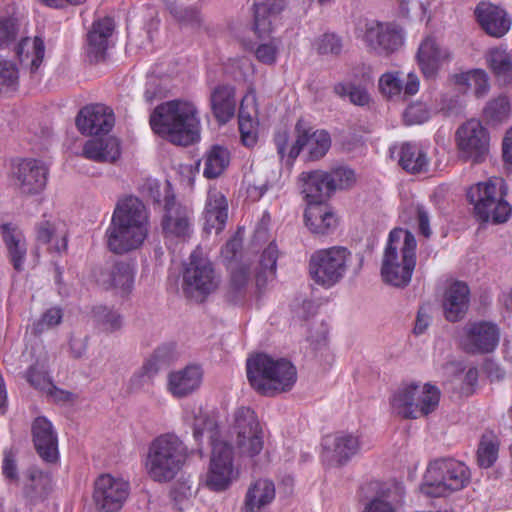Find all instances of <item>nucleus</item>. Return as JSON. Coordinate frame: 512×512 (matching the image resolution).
Masks as SVG:
<instances>
[{
  "label": "nucleus",
  "mask_w": 512,
  "mask_h": 512,
  "mask_svg": "<svg viewBox=\"0 0 512 512\" xmlns=\"http://www.w3.org/2000/svg\"><path fill=\"white\" fill-rule=\"evenodd\" d=\"M149 230L148 213L137 197L119 201L106 230L108 249L114 254H124L138 249Z\"/></svg>",
  "instance_id": "obj_1"
},
{
  "label": "nucleus",
  "mask_w": 512,
  "mask_h": 512,
  "mask_svg": "<svg viewBox=\"0 0 512 512\" xmlns=\"http://www.w3.org/2000/svg\"><path fill=\"white\" fill-rule=\"evenodd\" d=\"M152 130L175 145L188 146L200 138V117L194 103L175 99L159 104L149 119Z\"/></svg>",
  "instance_id": "obj_2"
},
{
  "label": "nucleus",
  "mask_w": 512,
  "mask_h": 512,
  "mask_svg": "<svg viewBox=\"0 0 512 512\" xmlns=\"http://www.w3.org/2000/svg\"><path fill=\"white\" fill-rule=\"evenodd\" d=\"M416 248L415 236L409 230L394 228L390 231L381 265L385 283L397 288L409 285L416 266Z\"/></svg>",
  "instance_id": "obj_3"
},
{
  "label": "nucleus",
  "mask_w": 512,
  "mask_h": 512,
  "mask_svg": "<svg viewBox=\"0 0 512 512\" xmlns=\"http://www.w3.org/2000/svg\"><path fill=\"white\" fill-rule=\"evenodd\" d=\"M202 424L203 427H200L198 421L195 423L193 436L196 441H200L207 433L212 447L209 469L204 483L211 491L222 492L227 490L238 476L233 464V448L228 442L220 439L215 421L206 418Z\"/></svg>",
  "instance_id": "obj_4"
},
{
  "label": "nucleus",
  "mask_w": 512,
  "mask_h": 512,
  "mask_svg": "<svg viewBox=\"0 0 512 512\" xmlns=\"http://www.w3.org/2000/svg\"><path fill=\"white\" fill-rule=\"evenodd\" d=\"M246 367L250 385L264 396L289 391L297 379L296 368L290 361L264 353L248 358Z\"/></svg>",
  "instance_id": "obj_5"
},
{
  "label": "nucleus",
  "mask_w": 512,
  "mask_h": 512,
  "mask_svg": "<svg viewBox=\"0 0 512 512\" xmlns=\"http://www.w3.org/2000/svg\"><path fill=\"white\" fill-rule=\"evenodd\" d=\"M188 456V448L178 436L161 434L149 444L145 459L147 475L158 483L170 482L182 470Z\"/></svg>",
  "instance_id": "obj_6"
},
{
  "label": "nucleus",
  "mask_w": 512,
  "mask_h": 512,
  "mask_svg": "<svg viewBox=\"0 0 512 512\" xmlns=\"http://www.w3.org/2000/svg\"><path fill=\"white\" fill-rule=\"evenodd\" d=\"M506 186L502 178L490 179L470 187L467 198L474 205L475 215L483 222L504 223L512 213L504 199Z\"/></svg>",
  "instance_id": "obj_7"
},
{
  "label": "nucleus",
  "mask_w": 512,
  "mask_h": 512,
  "mask_svg": "<svg viewBox=\"0 0 512 512\" xmlns=\"http://www.w3.org/2000/svg\"><path fill=\"white\" fill-rule=\"evenodd\" d=\"M439 401L440 391L436 386L410 383L403 384L392 394L390 406L393 414L404 419H418L432 413Z\"/></svg>",
  "instance_id": "obj_8"
},
{
  "label": "nucleus",
  "mask_w": 512,
  "mask_h": 512,
  "mask_svg": "<svg viewBox=\"0 0 512 512\" xmlns=\"http://www.w3.org/2000/svg\"><path fill=\"white\" fill-rule=\"evenodd\" d=\"M350 260L351 252L346 247L319 249L310 257V276L316 284L331 288L344 278Z\"/></svg>",
  "instance_id": "obj_9"
},
{
  "label": "nucleus",
  "mask_w": 512,
  "mask_h": 512,
  "mask_svg": "<svg viewBox=\"0 0 512 512\" xmlns=\"http://www.w3.org/2000/svg\"><path fill=\"white\" fill-rule=\"evenodd\" d=\"M220 284L211 261L201 252L193 251L183 271V293L191 299L202 302L213 293Z\"/></svg>",
  "instance_id": "obj_10"
},
{
  "label": "nucleus",
  "mask_w": 512,
  "mask_h": 512,
  "mask_svg": "<svg viewBox=\"0 0 512 512\" xmlns=\"http://www.w3.org/2000/svg\"><path fill=\"white\" fill-rule=\"evenodd\" d=\"M368 52L389 57L398 52L405 44V31L394 21H368L361 37Z\"/></svg>",
  "instance_id": "obj_11"
},
{
  "label": "nucleus",
  "mask_w": 512,
  "mask_h": 512,
  "mask_svg": "<svg viewBox=\"0 0 512 512\" xmlns=\"http://www.w3.org/2000/svg\"><path fill=\"white\" fill-rule=\"evenodd\" d=\"M296 140L288 152V158L295 160L300 152L307 149V159L317 161L324 157L331 147V138L325 130H315L307 120L301 118L295 125Z\"/></svg>",
  "instance_id": "obj_12"
},
{
  "label": "nucleus",
  "mask_w": 512,
  "mask_h": 512,
  "mask_svg": "<svg viewBox=\"0 0 512 512\" xmlns=\"http://www.w3.org/2000/svg\"><path fill=\"white\" fill-rule=\"evenodd\" d=\"M162 232L167 241H185L193 231V210L174 196H166Z\"/></svg>",
  "instance_id": "obj_13"
},
{
  "label": "nucleus",
  "mask_w": 512,
  "mask_h": 512,
  "mask_svg": "<svg viewBox=\"0 0 512 512\" xmlns=\"http://www.w3.org/2000/svg\"><path fill=\"white\" fill-rule=\"evenodd\" d=\"M500 341V329L491 321L468 322L463 328L459 343L470 354L493 352Z\"/></svg>",
  "instance_id": "obj_14"
},
{
  "label": "nucleus",
  "mask_w": 512,
  "mask_h": 512,
  "mask_svg": "<svg viewBox=\"0 0 512 512\" xmlns=\"http://www.w3.org/2000/svg\"><path fill=\"white\" fill-rule=\"evenodd\" d=\"M460 157L474 163L481 162L488 153L489 136L478 120H469L455 134Z\"/></svg>",
  "instance_id": "obj_15"
},
{
  "label": "nucleus",
  "mask_w": 512,
  "mask_h": 512,
  "mask_svg": "<svg viewBox=\"0 0 512 512\" xmlns=\"http://www.w3.org/2000/svg\"><path fill=\"white\" fill-rule=\"evenodd\" d=\"M129 495V483L120 478L103 474L94 484L93 500L101 512L119 511Z\"/></svg>",
  "instance_id": "obj_16"
},
{
  "label": "nucleus",
  "mask_w": 512,
  "mask_h": 512,
  "mask_svg": "<svg viewBox=\"0 0 512 512\" xmlns=\"http://www.w3.org/2000/svg\"><path fill=\"white\" fill-rule=\"evenodd\" d=\"M49 174L48 166L41 160L23 159L13 171L15 185L20 193L38 194L44 190Z\"/></svg>",
  "instance_id": "obj_17"
},
{
  "label": "nucleus",
  "mask_w": 512,
  "mask_h": 512,
  "mask_svg": "<svg viewBox=\"0 0 512 512\" xmlns=\"http://www.w3.org/2000/svg\"><path fill=\"white\" fill-rule=\"evenodd\" d=\"M97 284L106 289H114L122 294L131 291L134 283V270L130 263L125 261H111L94 270Z\"/></svg>",
  "instance_id": "obj_18"
},
{
  "label": "nucleus",
  "mask_w": 512,
  "mask_h": 512,
  "mask_svg": "<svg viewBox=\"0 0 512 512\" xmlns=\"http://www.w3.org/2000/svg\"><path fill=\"white\" fill-rule=\"evenodd\" d=\"M324 461L335 465L346 464L360 449L359 438L350 433L338 432L322 440Z\"/></svg>",
  "instance_id": "obj_19"
},
{
  "label": "nucleus",
  "mask_w": 512,
  "mask_h": 512,
  "mask_svg": "<svg viewBox=\"0 0 512 512\" xmlns=\"http://www.w3.org/2000/svg\"><path fill=\"white\" fill-rule=\"evenodd\" d=\"M114 122L113 111L103 104L85 106L76 117L78 130L85 135L106 134L112 129Z\"/></svg>",
  "instance_id": "obj_20"
},
{
  "label": "nucleus",
  "mask_w": 512,
  "mask_h": 512,
  "mask_svg": "<svg viewBox=\"0 0 512 512\" xmlns=\"http://www.w3.org/2000/svg\"><path fill=\"white\" fill-rule=\"evenodd\" d=\"M203 375L202 367L197 364H189L182 369L172 371L167 377V390L175 398H186L200 388Z\"/></svg>",
  "instance_id": "obj_21"
},
{
  "label": "nucleus",
  "mask_w": 512,
  "mask_h": 512,
  "mask_svg": "<svg viewBox=\"0 0 512 512\" xmlns=\"http://www.w3.org/2000/svg\"><path fill=\"white\" fill-rule=\"evenodd\" d=\"M32 438L42 460L54 463L59 458L58 438L52 423L45 417H37L32 423Z\"/></svg>",
  "instance_id": "obj_22"
},
{
  "label": "nucleus",
  "mask_w": 512,
  "mask_h": 512,
  "mask_svg": "<svg viewBox=\"0 0 512 512\" xmlns=\"http://www.w3.org/2000/svg\"><path fill=\"white\" fill-rule=\"evenodd\" d=\"M474 13L481 28L492 37L501 38L511 27L507 12L494 4L481 2Z\"/></svg>",
  "instance_id": "obj_23"
},
{
  "label": "nucleus",
  "mask_w": 512,
  "mask_h": 512,
  "mask_svg": "<svg viewBox=\"0 0 512 512\" xmlns=\"http://www.w3.org/2000/svg\"><path fill=\"white\" fill-rule=\"evenodd\" d=\"M115 29L112 18L104 17L93 22L87 34L86 53L90 62L103 61L107 54L109 39Z\"/></svg>",
  "instance_id": "obj_24"
},
{
  "label": "nucleus",
  "mask_w": 512,
  "mask_h": 512,
  "mask_svg": "<svg viewBox=\"0 0 512 512\" xmlns=\"http://www.w3.org/2000/svg\"><path fill=\"white\" fill-rule=\"evenodd\" d=\"M0 234L13 268L17 272L23 271L27 257V243L24 234L17 225L10 222L0 225Z\"/></svg>",
  "instance_id": "obj_25"
},
{
  "label": "nucleus",
  "mask_w": 512,
  "mask_h": 512,
  "mask_svg": "<svg viewBox=\"0 0 512 512\" xmlns=\"http://www.w3.org/2000/svg\"><path fill=\"white\" fill-rule=\"evenodd\" d=\"M447 56L436 37H426L421 42L416 54L417 63L423 76L428 80L435 79Z\"/></svg>",
  "instance_id": "obj_26"
},
{
  "label": "nucleus",
  "mask_w": 512,
  "mask_h": 512,
  "mask_svg": "<svg viewBox=\"0 0 512 512\" xmlns=\"http://www.w3.org/2000/svg\"><path fill=\"white\" fill-rule=\"evenodd\" d=\"M378 85L380 92L388 98H394L401 94L411 97L418 93L420 80L416 73L409 72L404 81L401 71H392L382 74Z\"/></svg>",
  "instance_id": "obj_27"
},
{
  "label": "nucleus",
  "mask_w": 512,
  "mask_h": 512,
  "mask_svg": "<svg viewBox=\"0 0 512 512\" xmlns=\"http://www.w3.org/2000/svg\"><path fill=\"white\" fill-rule=\"evenodd\" d=\"M228 203L226 197L217 189H210L203 211L204 230L207 233H220L227 222Z\"/></svg>",
  "instance_id": "obj_28"
},
{
  "label": "nucleus",
  "mask_w": 512,
  "mask_h": 512,
  "mask_svg": "<svg viewBox=\"0 0 512 512\" xmlns=\"http://www.w3.org/2000/svg\"><path fill=\"white\" fill-rule=\"evenodd\" d=\"M233 432L238 437L251 438V450L261 452L263 449V435L258 418L253 410L241 407L234 414Z\"/></svg>",
  "instance_id": "obj_29"
},
{
  "label": "nucleus",
  "mask_w": 512,
  "mask_h": 512,
  "mask_svg": "<svg viewBox=\"0 0 512 512\" xmlns=\"http://www.w3.org/2000/svg\"><path fill=\"white\" fill-rule=\"evenodd\" d=\"M286 0H260L254 3L253 29L258 37H266L273 31V23L286 7Z\"/></svg>",
  "instance_id": "obj_30"
},
{
  "label": "nucleus",
  "mask_w": 512,
  "mask_h": 512,
  "mask_svg": "<svg viewBox=\"0 0 512 512\" xmlns=\"http://www.w3.org/2000/svg\"><path fill=\"white\" fill-rule=\"evenodd\" d=\"M256 115V97L253 93H247L241 100L238 123L242 143L247 147H253L258 140V121L252 115Z\"/></svg>",
  "instance_id": "obj_31"
},
{
  "label": "nucleus",
  "mask_w": 512,
  "mask_h": 512,
  "mask_svg": "<svg viewBox=\"0 0 512 512\" xmlns=\"http://www.w3.org/2000/svg\"><path fill=\"white\" fill-rule=\"evenodd\" d=\"M299 180L302 183L301 191L308 205L324 203L332 193L327 172L319 170L302 172Z\"/></svg>",
  "instance_id": "obj_32"
},
{
  "label": "nucleus",
  "mask_w": 512,
  "mask_h": 512,
  "mask_svg": "<svg viewBox=\"0 0 512 512\" xmlns=\"http://www.w3.org/2000/svg\"><path fill=\"white\" fill-rule=\"evenodd\" d=\"M448 473V461L444 458L434 460L427 467L420 485V491L427 497H444L448 490L446 474Z\"/></svg>",
  "instance_id": "obj_33"
},
{
  "label": "nucleus",
  "mask_w": 512,
  "mask_h": 512,
  "mask_svg": "<svg viewBox=\"0 0 512 512\" xmlns=\"http://www.w3.org/2000/svg\"><path fill=\"white\" fill-rule=\"evenodd\" d=\"M210 106L215 119L226 124L235 115V89L230 85H218L210 94Z\"/></svg>",
  "instance_id": "obj_34"
},
{
  "label": "nucleus",
  "mask_w": 512,
  "mask_h": 512,
  "mask_svg": "<svg viewBox=\"0 0 512 512\" xmlns=\"http://www.w3.org/2000/svg\"><path fill=\"white\" fill-rule=\"evenodd\" d=\"M274 498V483L268 479H258L249 486L241 512H260L271 504Z\"/></svg>",
  "instance_id": "obj_35"
},
{
  "label": "nucleus",
  "mask_w": 512,
  "mask_h": 512,
  "mask_svg": "<svg viewBox=\"0 0 512 512\" xmlns=\"http://www.w3.org/2000/svg\"><path fill=\"white\" fill-rule=\"evenodd\" d=\"M305 224L313 234L327 235L337 226V218L324 203L310 204L304 213Z\"/></svg>",
  "instance_id": "obj_36"
},
{
  "label": "nucleus",
  "mask_w": 512,
  "mask_h": 512,
  "mask_svg": "<svg viewBox=\"0 0 512 512\" xmlns=\"http://www.w3.org/2000/svg\"><path fill=\"white\" fill-rule=\"evenodd\" d=\"M82 155L95 162H114L120 156L119 143L113 137L92 138L85 143Z\"/></svg>",
  "instance_id": "obj_37"
},
{
  "label": "nucleus",
  "mask_w": 512,
  "mask_h": 512,
  "mask_svg": "<svg viewBox=\"0 0 512 512\" xmlns=\"http://www.w3.org/2000/svg\"><path fill=\"white\" fill-rule=\"evenodd\" d=\"M486 60L497 82L508 85L512 82V52L504 48L490 49Z\"/></svg>",
  "instance_id": "obj_38"
},
{
  "label": "nucleus",
  "mask_w": 512,
  "mask_h": 512,
  "mask_svg": "<svg viewBox=\"0 0 512 512\" xmlns=\"http://www.w3.org/2000/svg\"><path fill=\"white\" fill-rule=\"evenodd\" d=\"M16 54L23 66H28L31 73H34L41 66L45 45L40 37L24 38L20 41L16 48Z\"/></svg>",
  "instance_id": "obj_39"
},
{
  "label": "nucleus",
  "mask_w": 512,
  "mask_h": 512,
  "mask_svg": "<svg viewBox=\"0 0 512 512\" xmlns=\"http://www.w3.org/2000/svg\"><path fill=\"white\" fill-rule=\"evenodd\" d=\"M399 165L408 173H423L428 169V158L416 144L407 142L400 147Z\"/></svg>",
  "instance_id": "obj_40"
},
{
  "label": "nucleus",
  "mask_w": 512,
  "mask_h": 512,
  "mask_svg": "<svg viewBox=\"0 0 512 512\" xmlns=\"http://www.w3.org/2000/svg\"><path fill=\"white\" fill-rule=\"evenodd\" d=\"M160 372L159 366L145 359L142 365L137 368L128 381V391L150 392L155 384V379Z\"/></svg>",
  "instance_id": "obj_41"
},
{
  "label": "nucleus",
  "mask_w": 512,
  "mask_h": 512,
  "mask_svg": "<svg viewBox=\"0 0 512 512\" xmlns=\"http://www.w3.org/2000/svg\"><path fill=\"white\" fill-rule=\"evenodd\" d=\"M470 304V289L465 282L450 283V321L464 318Z\"/></svg>",
  "instance_id": "obj_42"
},
{
  "label": "nucleus",
  "mask_w": 512,
  "mask_h": 512,
  "mask_svg": "<svg viewBox=\"0 0 512 512\" xmlns=\"http://www.w3.org/2000/svg\"><path fill=\"white\" fill-rule=\"evenodd\" d=\"M453 375L450 377V384L455 391L463 396H470L475 391L478 380V371L475 367H469L467 370L461 363H450Z\"/></svg>",
  "instance_id": "obj_43"
},
{
  "label": "nucleus",
  "mask_w": 512,
  "mask_h": 512,
  "mask_svg": "<svg viewBox=\"0 0 512 512\" xmlns=\"http://www.w3.org/2000/svg\"><path fill=\"white\" fill-rule=\"evenodd\" d=\"M402 489L397 485L383 487L366 505L364 512H396L395 506L402 500Z\"/></svg>",
  "instance_id": "obj_44"
},
{
  "label": "nucleus",
  "mask_w": 512,
  "mask_h": 512,
  "mask_svg": "<svg viewBox=\"0 0 512 512\" xmlns=\"http://www.w3.org/2000/svg\"><path fill=\"white\" fill-rule=\"evenodd\" d=\"M249 278L250 271L247 266L238 265L232 269L230 282L225 293L228 302L237 304L245 298Z\"/></svg>",
  "instance_id": "obj_45"
},
{
  "label": "nucleus",
  "mask_w": 512,
  "mask_h": 512,
  "mask_svg": "<svg viewBox=\"0 0 512 512\" xmlns=\"http://www.w3.org/2000/svg\"><path fill=\"white\" fill-rule=\"evenodd\" d=\"M229 164V152L221 146H213L206 154L203 175L208 179L219 177Z\"/></svg>",
  "instance_id": "obj_46"
},
{
  "label": "nucleus",
  "mask_w": 512,
  "mask_h": 512,
  "mask_svg": "<svg viewBox=\"0 0 512 512\" xmlns=\"http://www.w3.org/2000/svg\"><path fill=\"white\" fill-rule=\"evenodd\" d=\"M334 93L341 98H348L350 103L356 106H369L372 98L366 87L353 82H339L333 87Z\"/></svg>",
  "instance_id": "obj_47"
},
{
  "label": "nucleus",
  "mask_w": 512,
  "mask_h": 512,
  "mask_svg": "<svg viewBox=\"0 0 512 512\" xmlns=\"http://www.w3.org/2000/svg\"><path fill=\"white\" fill-rule=\"evenodd\" d=\"M36 239L43 244H51L49 249L61 253L67 248L65 234L58 235L55 225L49 221H43L37 225Z\"/></svg>",
  "instance_id": "obj_48"
},
{
  "label": "nucleus",
  "mask_w": 512,
  "mask_h": 512,
  "mask_svg": "<svg viewBox=\"0 0 512 512\" xmlns=\"http://www.w3.org/2000/svg\"><path fill=\"white\" fill-rule=\"evenodd\" d=\"M94 322L105 332H114L121 328L122 317L112 308L104 305H97L92 309Z\"/></svg>",
  "instance_id": "obj_49"
},
{
  "label": "nucleus",
  "mask_w": 512,
  "mask_h": 512,
  "mask_svg": "<svg viewBox=\"0 0 512 512\" xmlns=\"http://www.w3.org/2000/svg\"><path fill=\"white\" fill-rule=\"evenodd\" d=\"M510 112V103L506 96L489 101L483 109V118L487 124L498 125L505 121Z\"/></svg>",
  "instance_id": "obj_50"
},
{
  "label": "nucleus",
  "mask_w": 512,
  "mask_h": 512,
  "mask_svg": "<svg viewBox=\"0 0 512 512\" xmlns=\"http://www.w3.org/2000/svg\"><path fill=\"white\" fill-rule=\"evenodd\" d=\"M167 9L182 25L200 27L202 24L200 11L195 6H183L177 2H170L167 4Z\"/></svg>",
  "instance_id": "obj_51"
},
{
  "label": "nucleus",
  "mask_w": 512,
  "mask_h": 512,
  "mask_svg": "<svg viewBox=\"0 0 512 512\" xmlns=\"http://www.w3.org/2000/svg\"><path fill=\"white\" fill-rule=\"evenodd\" d=\"M499 443L494 435H483L478 450L477 461L480 467H491L498 458Z\"/></svg>",
  "instance_id": "obj_52"
},
{
  "label": "nucleus",
  "mask_w": 512,
  "mask_h": 512,
  "mask_svg": "<svg viewBox=\"0 0 512 512\" xmlns=\"http://www.w3.org/2000/svg\"><path fill=\"white\" fill-rule=\"evenodd\" d=\"M19 83V70L12 60L0 61V93L14 91Z\"/></svg>",
  "instance_id": "obj_53"
},
{
  "label": "nucleus",
  "mask_w": 512,
  "mask_h": 512,
  "mask_svg": "<svg viewBox=\"0 0 512 512\" xmlns=\"http://www.w3.org/2000/svg\"><path fill=\"white\" fill-rule=\"evenodd\" d=\"M327 179L331 192L337 189H346L351 187L355 181V172L348 167H337L327 172Z\"/></svg>",
  "instance_id": "obj_54"
},
{
  "label": "nucleus",
  "mask_w": 512,
  "mask_h": 512,
  "mask_svg": "<svg viewBox=\"0 0 512 512\" xmlns=\"http://www.w3.org/2000/svg\"><path fill=\"white\" fill-rule=\"evenodd\" d=\"M470 479V471L463 462L450 460V491L463 489Z\"/></svg>",
  "instance_id": "obj_55"
},
{
  "label": "nucleus",
  "mask_w": 512,
  "mask_h": 512,
  "mask_svg": "<svg viewBox=\"0 0 512 512\" xmlns=\"http://www.w3.org/2000/svg\"><path fill=\"white\" fill-rule=\"evenodd\" d=\"M314 47L321 55H339L342 52L343 43L338 35L325 33L315 41Z\"/></svg>",
  "instance_id": "obj_56"
},
{
  "label": "nucleus",
  "mask_w": 512,
  "mask_h": 512,
  "mask_svg": "<svg viewBox=\"0 0 512 512\" xmlns=\"http://www.w3.org/2000/svg\"><path fill=\"white\" fill-rule=\"evenodd\" d=\"M436 310V304L425 303L421 305L417 311L415 324L412 333L415 336H421L425 334L431 324L434 312Z\"/></svg>",
  "instance_id": "obj_57"
},
{
  "label": "nucleus",
  "mask_w": 512,
  "mask_h": 512,
  "mask_svg": "<svg viewBox=\"0 0 512 512\" xmlns=\"http://www.w3.org/2000/svg\"><path fill=\"white\" fill-rule=\"evenodd\" d=\"M430 117L426 104L415 102L410 104L403 113V120L406 125H418L427 121Z\"/></svg>",
  "instance_id": "obj_58"
},
{
  "label": "nucleus",
  "mask_w": 512,
  "mask_h": 512,
  "mask_svg": "<svg viewBox=\"0 0 512 512\" xmlns=\"http://www.w3.org/2000/svg\"><path fill=\"white\" fill-rule=\"evenodd\" d=\"M62 320V312L60 309L51 308L47 310L42 317L33 324V333L41 334L44 331L58 325Z\"/></svg>",
  "instance_id": "obj_59"
},
{
  "label": "nucleus",
  "mask_w": 512,
  "mask_h": 512,
  "mask_svg": "<svg viewBox=\"0 0 512 512\" xmlns=\"http://www.w3.org/2000/svg\"><path fill=\"white\" fill-rule=\"evenodd\" d=\"M27 380L33 387L44 392H46L48 388H51L52 384L48 373L37 365H33L28 369Z\"/></svg>",
  "instance_id": "obj_60"
},
{
  "label": "nucleus",
  "mask_w": 512,
  "mask_h": 512,
  "mask_svg": "<svg viewBox=\"0 0 512 512\" xmlns=\"http://www.w3.org/2000/svg\"><path fill=\"white\" fill-rule=\"evenodd\" d=\"M18 26L16 20L10 17H0V48L14 42Z\"/></svg>",
  "instance_id": "obj_61"
},
{
  "label": "nucleus",
  "mask_w": 512,
  "mask_h": 512,
  "mask_svg": "<svg viewBox=\"0 0 512 512\" xmlns=\"http://www.w3.org/2000/svg\"><path fill=\"white\" fill-rule=\"evenodd\" d=\"M278 249L274 243H270L261 254L258 271L268 274H276Z\"/></svg>",
  "instance_id": "obj_62"
},
{
  "label": "nucleus",
  "mask_w": 512,
  "mask_h": 512,
  "mask_svg": "<svg viewBox=\"0 0 512 512\" xmlns=\"http://www.w3.org/2000/svg\"><path fill=\"white\" fill-rule=\"evenodd\" d=\"M166 87L163 86L162 80L157 77H149L144 91L146 102L152 103L155 100L162 99L166 96Z\"/></svg>",
  "instance_id": "obj_63"
},
{
  "label": "nucleus",
  "mask_w": 512,
  "mask_h": 512,
  "mask_svg": "<svg viewBox=\"0 0 512 512\" xmlns=\"http://www.w3.org/2000/svg\"><path fill=\"white\" fill-rule=\"evenodd\" d=\"M175 358V345L174 344H163L156 348L152 355H150L147 359L154 364L159 366L161 370L163 365L168 364Z\"/></svg>",
  "instance_id": "obj_64"
}]
</instances>
